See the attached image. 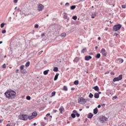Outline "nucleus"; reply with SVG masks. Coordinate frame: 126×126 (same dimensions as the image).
<instances>
[{
	"label": "nucleus",
	"instance_id": "obj_1",
	"mask_svg": "<svg viewBox=\"0 0 126 126\" xmlns=\"http://www.w3.org/2000/svg\"><path fill=\"white\" fill-rule=\"evenodd\" d=\"M4 95H5L6 98L13 100V99H15V97H16V92L11 90V89H10L7 90L6 92L4 93Z\"/></svg>",
	"mask_w": 126,
	"mask_h": 126
},
{
	"label": "nucleus",
	"instance_id": "obj_2",
	"mask_svg": "<svg viewBox=\"0 0 126 126\" xmlns=\"http://www.w3.org/2000/svg\"><path fill=\"white\" fill-rule=\"evenodd\" d=\"M18 118L22 121H27L28 120V115L27 114H20L19 115Z\"/></svg>",
	"mask_w": 126,
	"mask_h": 126
},
{
	"label": "nucleus",
	"instance_id": "obj_3",
	"mask_svg": "<svg viewBox=\"0 0 126 126\" xmlns=\"http://www.w3.org/2000/svg\"><path fill=\"white\" fill-rule=\"evenodd\" d=\"M122 28V25L118 24L113 26L112 31H119Z\"/></svg>",
	"mask_w": 126,
	"mask_h": 126
},
{
	"label": "nucleus",
	"instance_id": "obj_4",
	"mask_svg": "<svg viewBox=\"0 0 126 126\" xmlns=\"http://www.w3.org/2000/svg\"><path fill=\"white\" fill-rule=\"evenodd\" d=\"M78 101L79 104H86L87 102L86 99L83 98V97H79Z\"/></svg>",
	"mask_w": 126,
	"mask_h": 126
},
{
	"label": "nucleus",
	"instance_id": "obj_5",
	"mask_svg": "<svg viewBox=\"0 0 126 126\" xmlns=\"http://www.w3.org/2000/svg\"><path fill=\"white\" fill-rule=\"evenodd\" d=\"M99 120L100 122H101V123H104V122H106V121H108V118L105 116L102 115L99 116Z\"/></svg>",
	"mask_w": 126,
	"mask_h": 126
},
{
	"label": "nucleus",
	"instance_id": "obj_6",
	"mask_svg": "<svg viewBox=\"0 0 126 126\" xmlns=\"http://www.w3.org/2000/svg\"><path fill=\"white\" fill-rule=\"evenodd\" d=\"M24 66H25L24 65H22L20 67V72L23 74L27 73V71H26V69L24 68Z\"/></svg>",
	"mask_w": 126,
	"mask_h": 126
},
{
	"label": "nucleus",
	"instance_id": "obj_7",
	"mask_svg": "<svg viewBox=\"0 0 126 126\" xmlns=\"http://www.w3.org/2000/svg\"><path fill=\"white\" fill-rule=\"evenodd\" d=\"M123 79V74L120 75L118 77H115L113 79V82H116V81H120Z\"/></svg>",
	"mask_w": 126,
	"mask_h": 126
},
{
	"label": "nucleus",
	"instance_id": "obj_8",
	"mask_svg": "<svg viewBox=\"0 0 126 126\" xmlns=\"http://www.w3.org/2000/svg\"><path fill=\"white\" fill-rule=\"evenodd\" d=\"M100 53L102 54V56L103 57H107V55H108V52L106 51V50L105 49L102 48L100 51Z\"/></svg>",
	"mask_w": 126,
	"mask_h": 126
},
{
	"label": "nucleus",
	"instance_id": "obj_9",
	"mask_svg": "<svg viewBox=\"0 0 126 126\" xmlns=\"http://www.w3.org/2000/svg\"><path fill=\"white\" fill-rule=\"evenodd\" d=\"M43 8H44V5H43L41 3H39L37 5V9H38V11H42V10H43Z\"/></svg>",
	"mask_w": 126,
	"mask_h": 126
},
{
	"label": "nucleus",
	"instance_id": "obj_10",
	"mask_svg": "<svg viewBox=\"0 0 126 126\" xmlns=\"http://www.w3.org/2000/svg\"><path fill=\"white\" fill-rule=\"evenodd\" d=\"M63 18H64V19H66L67 21H69V17L67 16V13H63Z\"/></svg>",
	"mask_w": 126,
	"mask_h": 126
},
{
	"label": "nucleus",
	"instance_id": "obj_11",
	"mask_svg": "<svg viewBox=\"0 0 126 126\" xmlns=\"http://www.w3.org/2000/svg\"><path fill=\"white\" fill-rule=\"evenodd\" d=\"M92 59V57L90 55H87L85 56V61H90Z\"/></svg>",
	"mask_w": 126,
	"mask_h": 126
},
{
	"label": "nucleus",
	"instance_id": "obj_12",
	"mask_svg": "<svg viewBox=\"0 0 126 126\" xmlns=\"http://www.w3.org/2000/svg\"><path fill=\"white\" fill-rule=\"evenodd\" d=\"M116 63H124V60L123 59H118L116 60Z\"/></svg>",
	"mask_w": 126,
	"mask_h": 126
},
{
	"label": "nucleus",
	"instance_id": "obj_13",
	"mask_svg": "<svg viewBox=\"0 0 126 126\" xmlns=\"http://www.w3.org/2000/svg\"><path fill=\"white\" fill-rule=\"evenodd\" d=\"M71 117L69 118V120H72V119H75V118H76V114L72 113L71 114Z\"/></svg>",
	"mask_w": 126,
	"mask_h": 126
},
{
	"label": "nucleus",
	"instance_id": "obj_14",
	"mask_svg": "<svg viewBox=\"0 0 126 126\" xmlns=\"http://www.w3.org/2000/svg\"><path fill=\"white\" fill-rule=\"evenodd\" d=\"M59 111L61 114H63V112H64V108H63V106H61L59 108Z\"/></svg>",
	"mask_w": 126,
	"mask_h": 126
},
{
	"label": "nucleus",
	"instance_id": "obj_15",
	"mask_svg": "<svg viewBox=\"0 0 126 126\" xmlns=\"http://www.w3.org/2000/svg\"><path fill=\"white\" fill-rule=\"evenodd\" d=\"M79 60H80V59L79 58V57H76L73 60V63H78V62H79Z\"/></svg>",
	"mask_w": 126,
	"mask_h": 126
},
{
	"label": "nucleus",
	"instance_id": "obj_16",
	"mask_svg": "<svg viewBox=\"0 0 126 126\" xmlns=\"http://www.w3.org/2000/svg\"><path fill=\"white\" fill-rule=\"evenodd\" d=\"M93 116H94V115L92 114V113H89L88 115V119H92Z\"/></svg>",
	"mask_w": 126,
	"mask_h": 126
},
{
	"label": "nucleus",
	"instance_id": "obj_17",
	"mask_svg": "<svg viewBox=\"0 0 126 126\" xmlns=\"http://www.w3.org/2000/svg\"><path fill=\"white\" fill-rule=\"evenodd\" d=\"M93 113H94V115H97V114L98 113V108L97 107H95L94 109Z\"/></svg>",
	"mask_w": 126,
	"mask_h": 126
},
{
	"label": "nucleus",
	"instance_id": "obj_18",
	"mask_svg": "<svg viewBox=\"0 0 126 126\" xmlns=\"http://www.w3.org/2000/svg\"><path fill=\"white\" fill-rule=\"evenodd\" d=\"M59 75H60L59 73H56V74L55 75V76L54 77V81L58 80V78H59Z\"/></svg>",
	"mask_w": 126,
	"mask_h": 126
},
{
	"label": "nucleus",
	"instance_id": "obj_19",
	"mask_svg": "<svg viewBox=\"0 0 126 126\" xmlns=\"http://www.w3.org/2000/svg\"><path fill=\"white\" fill-rule=\"evenodd\" d=\"M93 89H94V90H95V91H99V87H98V86H95L93 88Z\"/></svg>",
	"mask_w": 126,
	"mask_h": 126
},
{
	"label": "nucleus",
	"instance_id": "obj_20",
	"mask_svg": "<svg viewBox=\"0 0 126 126\" xmlns=\"http://www.w3.org/2000/svg\"><path fill=\"white\" fill-rule=\"evenodd\" d=\"M86 52H87V49H86V48H84L81 51V53L82 54H84V53H86Z\"/></svg>",
	"mask_w": 126,
	"mask_h": 126
},
{
	"label": "nucleus",
	"instance_id": "obj_21",
	"mask_svg": "<svg viewBox=\"0 0 126 126\" xmlns=\"http://www.w3.org/2000/svg\"><path fill=\"white\" fill-rule=\"evenodd\" d=\"M32 115L34 117V118H35V117H37V116H38V113H37L36 111H34L32 113Z\"/></svg>",
	"mask_w": 126,
	"mask_h": 126
},
{
	"label": "nucleus",
	"instance_id": "obj_22",
	"mask_svg": "<svg viewBox=\"0 0 126 126\" xmlns=\"http://www.w3.org/2000/svg\"><path fill=\"white\" fill-rule=\"evenodd\" d=\"M96 16H97V15L96 14V12H93L92 14L91 17L93 19L95 18V17H96Z\"/></svg>",
	"mask_w": 126,
	"mask_h": 126
},
{
	"label": "nucleus",
	"instance_id": "obj_23",
	"mask_svg": "<svg viewBox=\"0 0 126 126\" xmlns=\"http://www.w3.org/2000/svg\"><path fill=\"white\" fill-rule=\"evenodd\" d=\"M94 98H95V99H98V98L100 97V95H99V94H97V93H95L94 94Z\"/></svg>",
	"mask_w": 126,
	"mask_h": 126
},
{
	"label": "nucleus",
	"instance_id": "obj_24",
	"mask_svg": "<svg viewBox=\"0 0 126 126\" xmlns=\"http://www.w3.org/2000/svg\"><path fill=\"white\" fill-rule=\"evenodd\" d=\"M34 117L32 115L31 116H28V119H29V120L30 121H31V120H32V119H34Z\"/></svg>",
	"mask_w": 126,
	"mask_h": 126
},
{
	"label": "nucleus",
	"instance_id": "obj_25",
	"mask_svg": "<svg viewBox=\"0 0 126 126\" xmlns=\"http://www.w3.org/2000/svg\"><path fill=\"white\" fill-rule=\"evenodd\" d=\"M49 71H50V70H49V69L44 71H43L44 75H47V74H48V73H49Z\"/></svg>",
	"mask_w": 126,
	"mask_h": 126
},
{
	"label": "nucleus",
	"instance_id": "obj_26",
	"mask_svg": "<svg viewBox=\"0 0 126 126\" xmlns=\"http://www.w3.org/2000/svg\"><path fill=\"white\" fill-rule=\"evenodd\" d=\"M95 58H96V59H100V58H101V54H100V53L96 54Z\"/></svg>",
	"mask_w": 126,
	"mask_h": 126
},
{
	"label": "nucleus",
	"instance_id": "obj_27",
	"mask_svg": "<svg viewBox=\"0 0 126 126\" xmlns=\"http://www.w3.org/2000/svg\"><path fill=\"white\" fill-rule=\"evenodd\" d=\"M53 71L55 72H58V71H59V68H58V67H54L53 68Z\"/></svg>",
	"mask_w": 126,
	"mask_h": 126
},
{
	"label": "nucleus",
	"instance_id": "obj_28",
	"mask_svg": "<svg viewBox=\"0 0 126 126\" xmlns=\"http://www.w3.org/2000/svg\"><path fill=\"white\" fill-rule=\"evenodd\" d=\"M75 8H76V6L75 5H73L70 6L71 10H73L74 9H75Z\"/></svg>",
	"mask_w": 126,
	"mask_h": 126
},
{
	"label": "nucleus",
	"instance_id": "obj_29",
	"mask_svg": "<svg viewBox=\"0 0 126 126\" xmlns=\"http://www.w3.org/2000/svg\"><path fill=\"white\" fill-rule=\"evenodd\" d=\"M74 85H78V84H79V81H78V80H75L74 82Z\"/></svg>",
	"mask_w": 126,
	"mask_h": 126
},
{
	"label": "nucleus",
	"instance_id": "obj_30",
	"mask_svg": "<svg viewBox=\"0 0 126 126\" xmlns=\"http://www.w3.org/2000/svg\"><path fill=\"white\" fill-rule=\"evenodd\" d=\"M60 36H61L62 37H63V38H64V37H65V36H66V33H65V32H63L62 33Z\"/></svg>",
	"mask_w": 126,
	"mask_h": 126
},
{
	"label": "nucleus",
	"instance_id": "obj_31",
	"mask_svg": "<svg viewBox=\"0 0 126 126\" xmlns=\"http://www.w3.org/2000/svg\"><path fill=\"white\" fill-rule=\"evenodd\" d=\"M29 65H30V62L28 61L25 64V66H26V67H28V66H29Z\"/></svg>",
	"mask_w": 126,
	"mask_h": 126
},
{
	"label": "nucleus",
	"instance_id": "obj_32",
	"mask_svg": "<svg viewBox=\"0 0 126 126\" xmlns=\"http://www.w3.org/2000/svg\"><path fill=\"white\" fill-rule=\"evenodd\" d=\"M63 90V91H67V87H66V86H64Z\"/></svg>",
	"mask_w": 126,
	"mask_h": 126
},
{
	"label": "nucleus",
	"instance_id": "obj_33",
	"mask_svg": "<svg viewBox=\"0 0 126 126\" xmlns=\"http://www.w3.org/2000/svg\"><path fill=\"white\" fill-rule=\"evenodd\" d=\"M55 95H56V92L55 91H53L51 93V97H54V96H55Z\"/></svg>",
	"mask_w": 126,
	"mask_h": 126
},
{
	"label": "nucleus",
	"instance_id": "obj_34",
	"mask_svg": "<svg viewBox=\"0 0 126 126\" xmlns=\"http://www.w3.org/2000/svg\"><path fill=\"white\" fill-rule=\"evenodd\" d=\"M4 25H5V23H2L0 24V28H3V27H4Z\"/></svg>",
	"mask_w": 126,
	"mask_h": 126
},
{
	"label": "nucleus",
	"instance_id": "obj_35",
	"mask_svg": "<svg viewBox=\"0 0 126 126\" xmlns=\"http://www.w3.org/2000/svg\"><path fill=\"white\" fill-rule=\"evenodd\" d=\"M40 125L42 126H45L47 125V123H46L44 122H41Z\"/></svg>",
	"mask_w": 126,
	"mask_h": 126
},
{
	"label": "nucleus",
	"instance_id": "obj_36",
	"mask_svg": "<svg viewBox=\"0 0 126 126\" xmlns=\"http://www.w3.org/2000/svg\"><path fill=\"white\" fill-rule=\"evenodd\" d=\"M26 99H27V100H31V96H30L29 95H27L26 96Z\"/></svg>",
	"mask_w": 126,
	"mask_h": 126
},
{
	"label": "nucleus",
	"instance_id": "obj_37",
	"mask_svg": "<svg viewBox=\"0 0 126 126\" xmlns=\"http://www.w3.org/2000/svg\"><path fill=\"white\" fill-rule=\"evenodd\" d=\"M106 94H107V95H108V96H110V95H112V93H111V91H108V92H106Z\"/></svg>",
	"mask_w": 126,
	"mask_h": 126
},
{
	"label": "nucleus",
	"instance_id": "obj_38",
	"mask_svg": "<svg viewBox=\"0 0 126 126\" xmlns=\"http://www.w3.org/2000/svg\"><path fill=\"white\" fill-rule=\"evenodd\" d=\"M94 95H93V94H92V93H90L89 95V98H92L93 97H94Z\"/></svg>",
	"mask_w": 126,
	"mask_h": 126
},
{
	"label": "nucleus",
	"instance_id": "obj_39",
	"mask_svg": "<svg viewBox=\"0 0 126 126\" xmlns=\"http://www.w3.org/2000/svg\"><path fill=\"white\" fill-rule=\"evenodd\" d=\"M72 19L74 20H76L77 19V16H73L72 18Z\"/></svg>",
	"mask_w": 126,
	"mask_h": 126
},
{
	"label": "nucleus",
	"instance_id": "obj_40",
	"mask_svg": "<svg viewBox=\"0 0 126 126\" xmlns=\"http://www.w3.org/2000/svg\"><path fill=\"white\" fill-rule=\"evenodd\" d=\"M34 28H35V29L39 28V25H38L37 24H36L34 25Z\"/></svg>",
	"mask_w": 126,
	"mask_h": 126
},
{
	"label": "nucleus",
	"instance_id": "obj_41",
	"mask_svg": "<svg viewBox=\"0 0 126 126\" xmlns=\"http://www.w3.org/2000/svg\"><path fill=\"white\" fill-rule=\"evenodd\" d=\"M2 68H6V65L5 63H4V64L2 65Z\"/></svg>",
	"mask_w": 126,
	"mask_h": 126
},
{
	"label": "nucleus",
	"instance_id": "obj_42",
	"mask_svg": "<svg viewBox=\"0 0 126 126\" xmlns=\"http://www.w3.org/2000/svg\"><path fill=\"white\" fill-rule=\"evenodd\" d=\"M116 99H118V96L117 95L113 96L112 98L113 100H116Z\"/></svg>",
	"mask_w": 126,
	"mask_h": 126
},
{
	"label": "nucleus",
	"instance_id": "obj_43",
	"mask_svg": "<svg viewBox=\"0 0 126 126\" xmlns=\"http://www.w3.org/2000/svg\"><path fill=\"white\" fill-rule=\"evenodd\" d=\"M2 34H5V33H6V30H3L1 32Z\"/></svg>",
	"mask_w": 126,
	"mask_h": 126
},
{
	"label": "nucleus",
	"instance_id": "obj_44",
	"mask_svg": "<svg viewBox=\"0 0 126 126\" xmlns=\"http://www.w3.org/2000/svg\"><path fill=\"white\" fill-rule=\"evenodd\" d=\"M55 27H56V26L55 25H52L50 26V28H54L55 29Z\"/></svg>",
	"mask_w": 126,
	"mask_h": 126
},
{
	"label": "nucleus",
	"instance_id": "obj_45",
	"mask_svg": "<svg viewBox=\"0 0 126 126\" xmlns=\"http://www.w3.org/2000/svg\"><path fill=\"white\" fill-rule=\"evenodd\" d=\"M76 116L77 118H79L80 117V114L78 113H77L76 114Z\"/></svg>",
	"mask_w": 126,
	"mask_h": 126
},
{
	"label": "nucleus",
	"instance_id": "obj_46",
	"mask_svg": "<svg viewBox=\"0 0 126 126\" xmlns=\"http://www.w3.org/2000/svg\"><path fill=\"white\" fill-rule=\"evenodd\" d=\"M126 4L122 5V8H126Z\"/></svg>",
	"mask_w": 126,
	"mask_h": 126
},
{
	"label": "nucleus",
	"instance_id": "obj_47",
	"mask_svg": "<svg viewBox=\"0 0 126 126\" xmlns=\"http://www.w3.org/2000/svg\"><path fill=\"white\" fill-rule=\"evenodd\" d=\"M44 36H45V33L42 32V33H41V37L42 38H43V37H44Z\"/></svg>",
	"mask_w": 126,
	"mask_h": 126
},
{
	"label": "nucleus",
	"instance_id": "obj_48",
	"mask_svg": "<svg viewBox=\"0 0 126 126\" xmlns=\"http://www.w3.org/2000/svg\"><path fill=\"white\" fill-rule=\"evenodd\" d=\"M65 6H69V3L66 2V3L65 4Z\"/></svg>",
	"mask_w": 126,
	"mask_h": 126
},
{
	"label": "nucleus",
	"instance_id": "obj_49",
	"mask_svg": "<svg viewBox=\"0 0 126 126\" xmlns=\"http://www.w3.org/2000/svg\"><path fill=\"white\" fill-rule=\"evenodd\" d=\"M42 53H43V50L40 51L39 52H38V56H40V55H41V54H42Z\"/></svg>",
	"mask_w": 126,
	"mask_h": 126
},
{
	"label": "nucleus",
	"instance_id": "obj_50",
	"mask_svg": "<svg viewBox=\"0 0 126 126\" xmlns=\"http://www.w3.org/2000/svg\"><path fill=\"white\" fill-rule=\"evenodd\" d=\"M77 113V111L75 110H74L73 111V114H76Z\"/></svg>",
	"mask_w": 126,
	"mask_h": 126
},
{
	"label": "nucleus",
	"instance_id": "obj_51",
	"mask_svg": "<svg viewBox=\"0 0 126 126\" xmlns=\"http://www.w3.org/2000/svg\"><path fill=\"white\" fill-rule=\"evenodd\" d=\"M18 1V0H13L14 3H17Z\"/></svg>",
	"mask_w": 126,
	"mask_h": 126
},
{
	"label": "nucleus",
	"instance_id": "obj_52",
	"mask_svg": "<svg viewBox=\"0 0 126 126\" xmlns=\"http://www.w3.org/2000/svg\"><path fill=\"white\" fill-rule=\"evenodd\" d=\"M50 116H51V114L50 113H48L47 114H46V117H48Z\"/></svg>",
	"mask_w": 126,
	"mask_h": 126
},
{
	"label": "nucleus",
	"instance_id": "obj_53",
	"mask_svg": "<svg viewBox=\"0 0 126 126\" xmlns=\"http://www.w3.org/2000/svg\"><path fill=\"white\" fill-rule=\"evenodd\" d=\"M18 71H19V69H17L16 70V71H15V72L16 73H18Z\"/></svg>",
	"mask_w": 126,
	"mask_h": 126
},
{
	"label": "nucleus",
	"instance_id": "obj_54",
	"mask_svg": "<svg viewBox=\"0 0 126 126\" xmlns=\"http://www.w3.org/2000/svg\"><path fill=\"white\" fill-rule=\"evenodd\" d=\"M110 74H111V75H115V73L114 72H111L110 73Z\"/></svg>",
	"mask_w": 126,
	"mask_h": 126
},
{
	"label": "nucleus",
	"instance_id": "obj_55",
	"mask_svg": "<svg viewBox=\"0 0 126 126\" xmlns=\"http://www.w3.org/2000/svg\"><path fill=\"white\" fill-rule=\"evenodd\" d=\"M58 63H62V60L61 59H58Z\"/></svg>",
	"mask_w": 126,
	"mask_h": 126
},
{
	"label": "nucleus",
	"instance_id": "obj_56",
	"mask_svg": "<svg viewBox=\"0 0 126 126\" xmlns=\"http://www.w3.org/2000/svg\"><path fill=\"white\" fill-rule=\"evenodd\" d=\"M118 34L116 32H115L113 34V36H118Z\"/></svg>",
	"mask_w": 126,
	"mask_h": 126
},
{
	"label": "nucleus",
	"instance_id": "obj_57",
	"mask_svg": "<svg viewBox=\"0 0 126 126\" xmlns=\"http://www.w3.org/2000/svg\"><path fill=\"white\" fill-rule=\"evenodd\" d=\"M2 122H3V119H0V124H1V123H2Z\"/></svg>",
	"mask_w": 126,
	"mask_h": 126
},
{
	"label": "nucleus",
	"instance_id": "obj_58",
	"mask_svg": "<svg viewBox=\"0 0 126 126\" xmlns=\"http://www.w3.org/2000/svg\"><path fill=\"white\" fill-rule=\"evenodd\" d=\"M17 11H19L20 12H21V10L20 8L17 9Z\"/></svg>",
	"mask_w": 126,
	"mask_h": 126
},
{
	"label": "nucleus",
	"instance_id": "obj_59",
	"mask_svg": "<svg viewBox=\"0 0 126 126\" xmlns=\"http://www.w3.org/2000/svg\"><path fill=\"white\" fill-rule=\"evenodd\" d=\"M90 56H92L93 55V53L91 52L89 53Z\"/></svg>",
	"mask_w": 126,
	"mask_h": 126
},
{
	"label": "nucleus",
	"instance_id": "obj_60",
	"mask_svg": "<svg viewBox=\"0 0 126 126\" xmlns=\"http://www.w3.org/2000/svg\"><path fill=\"white\" fill-rule=\"evenodd\" d=\"M53 112H54V113H57V112H58V110H53Z\"/></svg>",
	"mask_w": 126,
	"mask_h": 126
},
{
	"label": "nucleus",
	"instance_id": "obj_61",
	"mask_svg": "<svg viewBox=\"0 0 126 126\" xmlns=\"http://www.w3.org/2000/svg\"><path fill=\"white\" fill-rule=\"evenodd\" d=\"M75 90V88H71V90Z\"/></svg>",
	"mask_w": 126,
	"mask_h": 126
},
{
	"label": "nucleus",
	"instance_id": "obj_62",
	"mask_svg": "<svg viewBox=\"0 0 126 126\" xmlns=\"http://www.w3.org/2000/svg\"><path fill=\"white\" fill-rule=\"evenodd\" d=\"M6 126H12V125H10V124H8L6 125Z\"/></svg>",
	"mask_w": 126,
	"mask_h": 126
},
{
	"label": "nucleus",
	"instance_id": "obj_63",
	"mask_svg": "<svg viewBox=\"0 0 126 126\" xmlns=\"http://www.w3.org/2000/svg\"><path fill=\"white\" fill-rule=\"evenodd\" d=\"M97 108H101V105H98V106H97Z\"/></svg>",
	"mask_w": 126,
	"mask_h": 126
},
{
	"label": "nucleus",
	"instance_id": "obj_64",
	"mask_svg": "<svg viewBox=\"0 0 126 126\" xmlns=\"http://www.w3.org/2000/svg\"><path fill=\"white\" fill-rule=\"evenodd\" d=\"M105 103H102L101 104V106L103 107V106H105Z\"/></svg>",
	"mask_w": 126,
	"mask_h": 126
}]
</instances>
